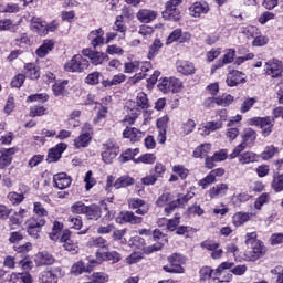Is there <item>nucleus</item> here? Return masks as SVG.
I'll return each instance as SVG.
<instances>
[{
  "label": "nucleus",
  "mask_w": 283,
  "mask_h": 283,
  "mask_svg": "<svg viewBox=\"0 0 283 283\" xmlns=\"http://www.w3.org/2000/svg\"><path fill=\"white\" fill-rule=\"evenodd\" d=\"M245 244L250 250L245 252L247 262H255L260 260L264 253L262 241L258 240V232H249L245 234Z\"/></svg>",
  "instance_id": "nucleus-1"
},
{
  "label": "nucleus",
  "mask_w": 283,
  "mask_h": 283,
  "mask_svg": "<svg viewBox=\"0 0 283 283\" xmlns=\"http://www.w3.org/2000/svg\"><path fill=\"white\" fill-rule=\"evenodd\" d=\"M256 138L258 133H255V130L252 128H245L242 134V143L233 148L232 153L230 154V160L238 158V154H242L247 147H251V145L255 143Z\"/></svg>",
  "instance_id": "nucleus-2"
},
{
  "label": "nucleus",
  "mask_w": 283,
  "mask_h": 283,
  "mask_svg": "<svg viewBox=\"0 0 283 283\" xmlns=\"http://www.w3.org/2000/svg\"><path fill=\"white\" fill-rule=\"evenodd\" d=\"M90 67V61L81 54H75L64 64V71L81 74Z\"/></svg>",
  "instance_id": "nucleus-3"
},
{
  "label": "nucleus",
  "mask_w": 283,
  "mask_h": 283,
  "mask_svg": "<svg viewBox=\"0 0 283 283\" xmlns=\"http://www.w3.org/2000/svg\"><path fill=\"white\" fill-rule=\"evenodd\" d=\"M229 269H233V263L231 262H222L213 273V279H211V283H229L233 280V274H231Z\"/></svg>",
  "instance_id": "nucleus-4"
},
{
  "label": "nucleus",
  "mask_w": 283,
  "mask_h": 283,
  "mask_svg": "<svg viewBox=\"0 0 283 283\" xmlns=\"http://www.w3.org/2000/svg\"><path fill=\"white\" fill-rule=\"evenodd\" d=\"M158 90L163 94H169V92L178 94L182 90V81L176 77H164L158 83Z\"/></svg>",
  "instance_id": "nucleus-5"
},
{
  "label": "nucleus",
  "mask_w": 283,
  "mask_h": 283,
  "mask_svg": "<svg viewBox=\"0 0 283 283\" xmlns=\"http://www.w3.org/2000/svg\"><path fill=\"white\" fill-rule=\"evenodd\" d=\"M46 220L43 218L39 217H31L25 221V227H27V233L31 235V238H39V233H41V229L45 227Z\"/></svg>",
  "instance_id": "nucleus-6"
},
{
  "label": "nucleus",
  "mask_w": 283,
  "mask_h": 283,
  "mask_svg": "<svg viewBox=\"0 0 283 283\" xmlns=\"http://www.w3.org/2000/svg\"><path fill=\"white\" fill-rule=\"evenodd\" d=\"M168 262L170 265L163 268L166 273H185V268H182V264H185V256L174 253L168 256Z\"/></svg>",
  "instance_id": "nucleus-7"
},
{
  "label": "nucleus",
  "mask_w": 283,
  "mask_h": 283,
  "mask_svg": "<svg viewBox=\"0 0 283 283\" xmlns=\"http://www.w3.org/2000/svg\"><path fill=\"white\" fill-rule=\"evenodd\" d=\"M264 73L271 78H282L283 63L277 59H271L264 64Z\"/></svg>",
  "instance_id": "nucleus-8"
},
{
  "label": "nucleus",
  "mask_w": 283,
  "mask_h": 283,
  "mask_svg": "<svg viewBox=\"0 0 283 283\" xmlns=\"http://www.w3.org/2000/svg\"><path fill=\"white\" fill-rule=\"evenodd\" d=\"M182 3V0H169L166 2V9L163 11V18L167 21H178L180 19V11L178 6Z\"/></svg>",
  "instance_id": "nucleus-9"
},
{
  "label": "nucleus",
  "mask_w": 283,
  "mask_h": 283,
  "mask_svg": "<svg viewBox=\"0 0 283 283\" xmlns=\"http://www.w3.org/2000/svg\"><path fill=\"white\" fill-rule=\"evenodd\" d=\"M248 125L260 127L263 136H270L273 132V122L271 117H253L248 119Z\"/></svg>",
  "instance_id": "nucleus-10"
},
{
  "label": "nucleus",
  "mask_w": 283,
  "mask_h": 283,
  "mask_svg": "<svg viewBox=\"0 0 283 283\" xmlns=\"http://www.w3.org/2000/svg\"><path fill=\"white\" fill-rule=\"evenodd\" d=\"M120 154V148L114 142H107L104 144V150L102 151V160L106 165H112L116 156Z\"/></svg>",
  "instance_id": "nucleus-11"
},
{
  "label": "nucleus",
  "mask_w": 283,
  "mask_h": 283,
  "mask_svg": "<svg viewBox=\"0 0 283 283\" xmlns=\"http://www.w3.org/2000/svg\"><path fill=\"white\" fill-rule=\"evenodd\" d=\"M242 120V115H235L231 117L227 125L226 136L230 143H233L238 136H240V122Z\"/></svg>",
  "instance_id": "nucleus-12"
},
{
  "label": "nucleus",
  "mask_w": 283,
  "mask_h": 283,
  "mask_svg": "<svg viewBox=\"0 0 283 283\" xmlns=\"http://www.w3.org/2000/svg\"><path fill=\"white\" fill-rule=\"evenodd\" d=\"M193 196H196V192H193L192 190H189L186 195H178V198L176 200L169 202L168 206H166V216H169L174 211V209L178 207H185V205H187V202H189V200H191Z\"/></svg>",
  "instance_id": "nucleus-13"
},
{
  "label": "nucleus",
  "mask_w": 283,
  "mask_h": 283,
  "mask_svg": "<svg viewBox=\"0 0 283 283\" xmlns=\"http://www.w3.org/2000/svg\"><path fill=\"white\" fill-rule=\"evenodd\" d=\"M83 56H87L90 59L92 65H103L106 61H109V56L107 54L93 51L90 48H86L82 51Z\"/></svg>",
  "instance_id": "nucleus-14"
},
{
  "label": "nucleus",
  "mask_w": 283,
  "mask_h": 283,
  "mask_svg": "<svg viewBox=\"0 0 283 283\" xmlns=\"http://www.w3.org/2000/svg\"><path fill=\"white\" fill-rule=\"evenodd\" d=\"M191 40L190 32H182V29H175L167 38V45H171V43H187V41Z\"/></svg>",
  "instance_id": "nucleus-15"
},
{
  "label": "nucleus",
  "mask_w": 283,
  "mask_h": 283,
  "mask_svg": "<svg viewBox=\"0 0 283 283\" xmlns=\"http://www.w3.org/2000/svg\"><path fill=\"white\" fill-rule=\"evenodd\" d=\"M65 272L61 270V268H54L52 271H44L41 273L39 277V282L41 283H56L59 277H63Z\"/></svg>",
  "instance_id": "nucleus-16"
},
{
  "label": "nucleus",
  "mask_w": 283,
  "mask_h": 283,
  "mask_svg": "<svg viewBox=\"0 0 283 283\" xmlns=\"http://www.w3.org/2000/svg\"><path fill=\"white\" fill-rule=\"evenodd\" d=\"M30 30L39 36H48V22L41 18L33 17L30 20Z\"/></svg>",
  "instance_id": "nucleus-17"
},
{
  "label": "nucleus",
  "mask_w": 283,
  "mask_h": 283,
  "mask_svg": "<svg viewBox=\"0 0 283 283\" xmlns=\"http://www.w3.org/2000/svg\"><path fill=\"white\" fill-rule=\"evenodd\" d=\"M234 98L230 94H223L219 97H210L205 101L206 107H213V105H220L221 107H229L233 103Z\"/></svg>",
  "instance_id": "nucleus-18"
},
{
  "label": "nucleus",
  "mask_w": 283,
  "mask_h": 283,
  "mask_svg": "<svg viewBox=\"0 0 283 283\" xmlns=\"http://www.w3.org/2000/svg\"><path fill=\"white\" fill-rule=\"evenodd\" d=\"M95 255L97 262H113V264H117L122 260L120 253L116 251L105 250L104 252H96Z\"/></svg>",
  "instance_id": "nucleus-19"
},
{
  "label": "nucleus",
  "mask_w": 283,
  "mask_h": 283,
  "mask_svg": "<svg viewBox=\"0 0 283 283\" xmlns=\"http://www.w3.org/2000/svg\"><path fill=\"white\" fill-rule=\"evenodd\" d=\"M226 83L229 87H238V85L247 83V76L240 71H232L228 73Z\"/></svg>",
  "instance_id": "nucleus-20"
},
{
  "label": "nucleus",
  "mask_w": 283,
  "mask_h": 283,
  "mask_svg": "<svg viewBox=\"0 0 283 283\" xmlns=\"http://www.w3.org/2000/svg\"><path fill=\"white\" fill-rule=\"evenodd\" d=\"M87 247L97 249L96 253L109 251V243L103 237H92L87 242Z\"/></svg>",
  "instance_id": "nucleus-21"
},
{
  "label": "nucleus",
  "mask_w": 283,
  "mask_h": 283,
  "mask_svg": "<svg viewBox=\"0 0 283 283\" xmlns=\"http://www.w3.org/2000/svg\"><path fill=\"white\" fill-rule=\"evenodd\" d=\"M67 149V144L60 143L55 145L53 148L49 150L48 154V163H57L61 159V156H63V151Z\"/></svg>",
  "instance_id": "nucleus-22"
},
{
  "label": "nucleus",
  "mask_w": 283,
  "mask_h": 283,
  "mask_svg": "<svg viewBox=\"0 0 283 283\" xmlns=\"http://www.w3.org/2000/svg\"><path fill=\"white\" fill-rule=\"evenodd\" d=\"M94 264H96V260L90 261L88 265H85L83 261H77L71 268V273L73 275H82V273H92L94 271Z\"/></svg>",
  "instance_id": "nucleus-23"
},
{
  "label": "nucleus",
  "mask_w": 283,
  "mask_h": 283,
  "mask_svg": "<svg viewBox=\"0 0 283 283\" xmlns=\"http://www.w3.org/2000/svg\"><path fill=\"white\" fill-rule=\"evenodd\" d=\"M235 59V49H228L224 51L222 61H219L217 64L212 65L211 74H216V70H220V67H224L228 63H233Z\"/></svg>",
  "instance_id": "nucleus-24"
},
{
  "label": "nucleus",
  "mask_w": 283,
  "mask_h": 283,
  "mask_svg": "<svg viewBox=\"0 0 283 283\" xmlns=\"http://www.w3.org/2000/svg\"><path fill=\"white\" fill-rule=\"evenodd\" d=\"M229 193L228 184H217L208 190V196L211 199L224 198Z\"/></svg>",
  "instance_id": "nucleus-25"
},
{
  "label": "nucleus",
  "mask_w": 283,
  "mask_h": 283,
  "mask_svg": "<svg viewBox=\"0 0 283 283\" xmlns=\"http://www.w3.org/2000/svg\"><path fill=\"white\" fill-rule=\"evenodd\" d=\"M218 129H222V122H207L199 125V134L201 136H209L212 132H218Z\"/></svg>",
  "instance_id": "nucleus-26"
},
{
  "label": "nucleus",
  "mask_w": 283,
  "mask_h": 283,
  "mask_svg": "<svg viewBox=\"0 0 283 283\" xmlns=\"http://www.w3.org/2000/svg\"><path fill=\"white\" fill-rule=\"evenodd\" d=\"M128 205L130 209H137L136 213L138 216H145L149 212V205H147L143 199L132 198L128 200Z\"/></svg>",
  "instance_id": "nucleus-27"
},
{
  "label": "nucleus",
  "mask_w": 283,
  "mask_h": 283,
  "mask_svg": "<svg viewBox=\"0 0 283 283\" xmlns=\"http://www.w3.org/2000/svg\"><path fill=\"white\" fill-rule=\"evenodd\" d=\"M60 242H62L64 249L66 251H70V253H72L73 255H76V253H78V243L70 239V231L63 232L60 238Z\"/></svg>",
  "instance_id": "nucleus-28"
},
{
  "label": "nucleus",
  "mask_w": 283,
  "mask_h": 283,
  "mask_svg": "<svg viewBox=\"0 0 283 283\" xmlns=\"http://www.w3.org/2000/svg\"><path fill=\"white\" fill-rule=\"evenodd\" d=\"M145 133L136 127H126L123 132V138H127L130 143H139Z\"/></svg>",
  "instance_id": "nucleus-29"
},
{
  "label": "nucleus",
  "mask_w": 283,
  "mask_h": 283,
  "mask_svg": "<svg viewBox=\"0 0 283 283\" xmlns=\"http://www.w3.org/2000/svg\"><path fill=\"white\" fill-rule=\"evenodd\" d=\"M176 67L177 72L184 76H191L192 74H196V66L189 61L179 60L176 63Z\"/></svg>",
  "instance_id": "nucleus-30"
},
{
  "label": "nucleus",
  "mask_w": 283,
  "mask_h": 283,
  "mask_svg": "<svg viewBox=\"0 0 283 283\" xmlns=\"http://www.w3.org/2000/svg\"><path fill=\"white\" fill-rule=\"evenodd\" d=\"M105 31H103L101 28L96 29L94 31H91L88 34V41L91 42V45L93 48H98L99 45L105 44Z\"/></svg>",
  "instance_id": "nucleus-31"
},
{
  "label": "nucleus",
  "mask_w": 283,
  "mask_h": 283,
  "mask_svg": "<svg viewBox=\"0 0 283 283\" xmlns=\"http://www.w3.org/2000/svg\"><path fill=\"white\" fill-rule=\"evenodd\" d=\"M54 185L57 189H67L72 185V177L65 172L53 176Z\"/></svg>",
  "instance_id": "nucleus-32"
},
{
  "label": "nucleus",
  "mask_w": 283,
  "mask_h": 283,
  "mask_svg": "<svg viewBox=\"0 0 283 283\" xmlns=\"http://www.w3.org/2000/svg\"><path fill=\"white\" fill-rule=\"evenodd\" d=\"M19 151L17 148H9L1 150L0 155V169H6L12 165V156Z\"/></svg>",
  "instance_id": "nucleus-33"
},
{
  "label": "nucleus",
  "mask_w": 283,
  "mask_h": 283,
  "mask_svg": "<svg viewBox=\"0 0 283 283\" xmlns=\"http://www.w3.org/2000/svg\"><path fill=\"white\" fill-rule=\"evenodd\" d=\"M156 17H158V12L150 9H140L136 14L140 23H151V21H156Z\"/></svg>",
  "instance_id": "nucleus-34"
},
{
  "label": "nucleus",
  "mask_w": 283,
  "mask_h": 283,
  "mask_svg": "<svg viewBox=\"0 0 283 283\" xmlns=\"http://www.w3.org/2000/svg\"><path fill=\"white\" fill-rule=\"evenodd\" d=\"M189 12L191 17L198 19L201 14L209 12V3L207 2H195L190 8Z\"/></svg>",
  "instance_id": "nucleus-35"
},
{
  "label": "nucleus",
  "mask_w": 283,
  "mask_h": 283,
  "mask_svg": "<svg viewBox=\"0 0 283 283\" xmlns=\"http://www.w3.org/2000/svg\"><path fill=\"white\" fill-rule=\"evenodd\" d=\"M28 216V210L20 208L19 211L14 212L11 217H9V226L11 229H17V227L23 223V218Z\"/></svg>",
  "instance_id": "nucleus-36"
},
{
  "label": "nucleus",
  "mask_w": 283,
  "mask_h": 283,
  "mask_svg": "<svg viewBox=\"0 0 283 283\" xmlns=\"http://www.w3.org/2000/svg\"><path fill=\"white\" fill-rule=\"evenodd\" d=\"M54 50V41L53 40H44L42 44L36 49L35 54L39 59H45L50 52Z\"/></svg>",
  "instance_id": "nucleus-37"
},
{
  "label": "nucleus",
  "mask_w": 283,
  "mask_h": 283,
  "mask_svg": "<svg viewBox=\"0 0 283 283\" xmlns=\"http://www.w3.org/2000/svg\"><path fill=\"white\" fill-rule=\"evenodd\" d=\"M237 158L241 165H251V163H258L260 160V155L253 151L239 153Z\"/></svg>",
  "instance_id": "nucleus-38"
},
{
  "label": "nucleus",
  "mask_w": 283,
  "mask_h": 283,
  "mask_svg": "<svg viewBox=\"0 0 283 283\" xmlns=\"http://www.w3.org/2000/svg\"><path fill=\"white\" fill-rule=\"evenodd\" d=\"M84 216L87 218V220H98L102 216L101 207L96 203L86 206Z\"/></svg>",
  "instance_id": "nucleus-39"
},
{
  "label": "nucleus",
  "mask_w": 283,
  "mask_h": 283,
  "mask_svg": "<svg viewBox=\"0 0 283 283\" xmlns=\"http://www.w3.org/2000/svg\"><path fill=\"white\" fill-rule=\"evenodd\" d=\"M35 262L36 264H40V266H43L54 264L55 259L49 252H39L35 256Z\"/></svg>",
  "instance_id": "nucleus-40"
},
{
  "label": "nucleus",
  "mask_w": 283,
  "mask_h": 283,
  "mask_svg": "<svg viewBox=\"0 0 283 283\" xmlns=\"http://www.w3.org/2000/svg\"><path fill=\"white\" fill-rule=\"evenodd\" d=\"M92 140V135L90 133H82L77 138L74 139L75 149H83V147H87L90 142Z\"/></svg>",
  "instance_id": "nucleus-41"
},
{
  "label": "nucleus",
  "mask_w": 283,
  "mask_h": 283,
  "mask_svg": "<svg viewBox=\"0 0 283 283\" xmlns=\"http://www.w3.org/2000/svg\"><path fill=\"white\" fill-rule=\"evenodd\" d=\"M209 151H211V144H201L193 150L192 156L193 158H207Z\"/></svg>",
  "instance_id": "nucleus-42"
},
{
  "label": "nucleus",
  "mask_w": 283,
  "mask_h": 283,
  "mask_svg": "<svg viewBox=\"0 0 283 283\" xmlns=\"http://www.w3.org/2000/svg\"><path fill=\"white\" fill-rule=\"evenodd\" d=\"M140 154L139 148H128L122 155L119 156L118 160L119 163H129V160L134 161V158Z\"/></svg>",
  "instance_id": "nucleus-43"
},
{
  "label": "nucleus",
  "mask_w": 283,
  "mask_h": 283,
  "mask_svg": "<svg viewBox=\"0 0 283 283\" xmlns=\"http://www.w3.org/2000/svg\"><path fill=\"white\" fill-rule=\"evenodd\" d=\"M24 74L31 81H36L41 76V72L38 70L36 65L29 63L24 65Z\"/></svg>",
  "instance_id": "nucleus-44"
},
{
  "label": "nucleus",
  "mask_w": 283,
  "mask_h": 283,
  "mask_svg": "<svg viewBox=\"0 0 283 283\" xmlns=\"http://www.w3.org/2000/svg\"><path fill=\"white\" fill-rule=\"evenodd\" d=\"M214 273H216V271H213V269H211L210 266H203L199 271V282H209V283H211V280H213V274Z\"/></svg>",
  "instance_id": "nucleus-45"
},
{
  "label": "nucleus",
  "mask_w": 283,
  "mask_h": 283,
  "mask_svg": "<svg viewBox=\"0 0 283 283\" xmlns=\"http://www.w3.org/2000/svg\"><path fill=\"white\" fill-rule=\"evenodd\" d=\"M120 216L123 222H128L129 224H140V222H143V218L137 217L132 211L122 212Z\"/></svg>",
  "instance_id": "nucleus-46"
},
{
  "label": "nucleus",
  "mask_w": 283,
  "mask_h": 283,
  "mask_svg": "<svg viewBox=\"0 0 283 283\" xmlns=\"http://www.w3.org/2000/svg\"><path fill=\"white\" fill-rule=\"evenodd\" d=\"M250 219H251V214L247 212H237L232 217V222L234 227H242V224H244L245 222H249Z\"/></svg>",
  "instance_id": "nucleus-47"
},
{
  "label": "nucleus",
  "mask_w": 283,
  "mask_h": 283,
  "mask_svg": "<svg viewBox=\"0 0 283 283\" xmlns=\"http://www.w3.org/2000/svg\"><path fill=\"white\" fill-rule=\"evenodd\" d=\"M134 163L135 165H139V163L143 165H154V163H156V155L151 153L143 154L138 158L134 159Z\"/></svg>",
  "instance_id": "nucleus-48"
},
{
  "label": "nucleus",
  "mask_w": 283,
  "mask_h": 283,
  "mask_svg": "<svg viewBox=\"0 0 283 283\" xmlns=\"http://www.w3.org/2000/svg\"><path fill=\"white\" fill-rule=\"evenodd\" d=\"M127 81V75L119 73L114 75L112 80H106L103 82L104 87H112L114 85H120V83H125Z\"/></svg>",
  "instance_id": "nucleus-49"
},
{
  "label": "nucleus",
  "mask_w": 283,
  "mask_h": 283,
  "mask_svg": "<svg viewBox=\"0 0 283 283\" xmlns=\"http://www.w3.org/2000/svg\"><path fill=\"white\" fill-rule=\"evenodd\" d=\"M239 32L247 36V39H253V36L260 33V29L253 25H243L239 28Z\"/></svg>",
  "instance_id": "nucleus-50"
},
{
  "label": "nucleus",
  "mask_w": 283,
  "mask_h": 283,
  "mask_svg": "<svg viewBox=\"0 0 283 283\" xmlns=\"http://www.w3.org/2000/svg\"><path fill=\"white\" fill-rule=\"evenodd\" d=\"M70 81L67 80L55 82L52 87L54 96H63V94H65V87H67Z\"/></svg>",
  "instance_id": "nucleus-51"
},
{
  "label": "nucleus",
  "mask_w": 283,
  "mask_h": 283,
  "mask_svg": "<svg viewBox=\"0 0 283 283\" xmlns=\"http://www.w3.org/2000/svg\"><path fill=\"white\" fill-rule=\"evenodd\" d=\"M134 178L125 175L119 177L115 182H114V187L116 189H123V187H130V185H134Z\"/></svg>",
  "instance_id": "nucleus-52"
},
{
  "label": "nucleus",
  "mask_w": 283,
  "mask_h": 283,
  "mask_svg": "<svg viewBox=\"0 0 283 283\" xmlns=\"http://www.w3.org/2000/svg\"><path fill=\"white\" fill-rule=\"evenodd\" d=\"M250 198L251 195H249L248 192H240L238 195H233L231 200L234 207H240L242 202H249Z\"/></svg>",
  "instance_id": "nucleus-53"
},
{
  "label": "nucleus",
  "mask_w": 283,
  "mask_h": 283,
  "mask_svg": "<svg viewBox=\"0 0 283 283\" xmlns=\"http://www.w3.org/2000/svg\"><path fill=\"white\" fill-rule=\"evenodd\" d=\"M33 213L35 214V218H42V220L48 218V210L43 207V203L39 201L33 203Z\"/></svg>",
  "instance_id": "nucleus-54"
},
{
  "label": "nucleus",
  "mask_w": 283,
  "mask_h": 283,
  "mask_svg": "<svg viewBox=\"0 0 283 283\" xmlns=\"http://www.w3.org/2000/svg\"><path fill=\"white\" fill-rule=\"evenodd\" d=\"M136 104L140 109H149V99L147 98V94H145V92H139L137 94Z\"/></svg>",
  "instance_id": "nucleus-55"
},
{
  "label": "nucleus",
  "mask_w": 283,
  "mask_h": 283,
  "mask_svg": "<svg viewBox=\"0 0 283 283\" xmlns=\"http://www.w3.org/2000/svg\"><path fill=\"white\" fill-rule=\"evenodd\" d=\"M163 48V42H160L159 39L154 40L153 44L149 46L148 51V59H155L156 55H158V52H160V49Z\"/></svg>",
  "instance_id": "nucleus-56"
},
{
  "label": "nucleus",
  "mask_w": 283,
  "mask_h": 283,
  "mask_svg": "<svg viewBox=\"0 0 283 283\" xmlns=\"http://www.w3.org/2000/svg\"><path fill=\"white\" fill-rule=\"evenodd\" d=\"M81 111H73L67 117V125L71 127H80L81 126Z\"/></svg>",
  "instance_id": "nucleus-57"
},
{
  "label": "nucleus",
  "mask_w": 283,
  "mask_h": 283,
  "mask_svg": "<svg viewBox=\"0 0 283 283\" xmlns=\"http://www.w3.org/2000/svg\"><path fill=\"white\" fill-rule=\"evenodd\" d=\"M88 280L95 283H107L109 282V274L105 272H95L88 277Z\"/></svg>",
  "instance_id": "nucleus-58"
},
{
  "label": "nucleus",
  "mask_w": 283,
  "mask_h": 283,
  "mask_svg": "<svg viewBox=\"0 0 283 283\" xmlns=\"http://www.w3.org/2000/svg\"><path fill=\"white\" fill-rule=\"evenodd\" d=\"M258 103V99L255 97H248L243 101L240 107L241 114H247V112H251L253 108V105Z\"/></svg>",
  "instance_id": "nucleus-59"
},
{
  "label": "nucleus",
  "mask_w": 283,
  "mask_h": 283,
  "mask_svg": "<svg viewBox=\"0 0 283 283\" xmlns=\"http://www.w3.org/2000/svg\"><path fill=\"white\" fill-rule=\"evenodd\" d=\"M172 174L180 177L181 180H187V176H189V169H187L182 165H175L172 166Z\"/></svg>",
  "instance_id": "nucleus-60"
},
{
  "label": "nucleus",
  "mask_w": 283,
  "mask_h": 283,
  "mask_svg": "<svg viewBox=\"0 0 283 283\" xmlns=\"http://www.w3.org/2000/svg\"><path fill=\"white\" fill-rule=\"evenodd\" d=\"M196 129V120L188 119L181 125V134L182 136H189Z\"/></svg>",
  "instance_id": "nucleus-61"
},
{
  "label": "nucleus",
  "mask_w": 283,
  "mask_h": 283,
  "mask_svg": "<svg viewBox=\"0 0 283 283\" xmlns=\"http://www.w3.org/2000/svg\"><path fill=\"white\" fill-rule=\"evenodd\" d=\"M277 154V148H275V146H268L264 148V151L261 153L260 158H262V160H271V158H273V156H275Z\"/></svg>",
  "instance_id": "nucleus-62"
},
{
  "label": "nucleus",
  "mask_w": 283,
  "mask_h": 283,
  "mask_svg": "<svg viewBox=\"0 0 283 283\" xmlns=\"http://www.w3.org/2000/svg\"><path fill=\"white\" fill-rule=\"evenodd\" d=\"M71 211L77 216L85 214L87 206L83 201H76L71 206Z\"/></svg>",
  "instance_id": "nucleus-63"
},
{
  "label": "nucleus",
  "mask_w": 283,
  "mask_h": 283,
  "mask_svg": "<svg viewBox=\"0 0 283 283\" xmlns=\"http://www.w3.org/2000/svg\"><path fill=\"white\" fill-rule=\"evenodd\" d=\"M272 189L276 191V193H280V191H283V176L277 175L274 176L273 181H272Z\"/></svg>",
  "instance_id": "nucleus-64"
}]
</instances>
